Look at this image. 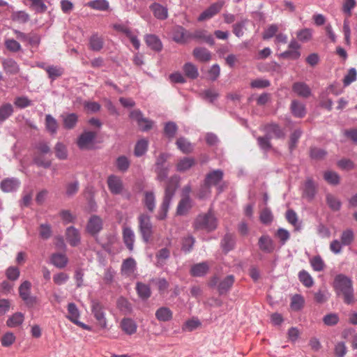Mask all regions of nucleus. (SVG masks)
I'll return each instance as SVG.
<instances>
[{
  "label": "nucleus",
  "mask_w": 357,
  "mask_h": 357,
  "mask_svg": "<svg viewBox=\"0 0 357 357\" xmlns=\"http://www.w3.org/2000/svg\"><path fill=\"white\" fill-rule=\"evenodd\" d=\"M333 287L337 296H342L344 303L351 305L355 303L352 280L344 274L337 275L333 282Z\"/></svg>",
  "instance_id": "1"
},
{
  "label": "nucleus",
  "mask_w": 357,
  "mask_h": 357,
  "mask_svg": "<svg viewBox=\"0 0 357 357\" xmlns=\"http://www.w3.org/2000/svg\"><path fill=\"white\" fill-rule=\"evenodd\" d=\"M178 178L177 176H174L171 178L167 183L165 188L164 199L160 206V211L158 215V218L159 220H163L166 218L170 201L178 188Z\"/></svg>",
  "instance_id": "2"
},
{
  "label": "nucleus",
  "mask_w": 357,
  "mask_h": 357,
  "mask_svg": "<svg viewBox=\"0 0 357 357\" xmlns=\"http://www.w3.org/2000/svg\"><path fill=\"white\" fill-rule=\"evenodd\" d=\"M217 227V220L214 215L211 212L199 214L195 219L193 228L195 230H206L211 231Z\"/></svg>",
  "instance_id": "3"
},
{
  "label": "nucleus",
  "mask_w": 357,
  "mask_h": 357,
  "mask_svg": "<svg viewBox=\"0 0 357 357\" xmlns=\"http://www.w3.org/2000/svg\"><path fill=\"white\" fill-rule=\"evenodd\" d=\"M139 227L144 241L148 242L152 235V225L149 215L146 214L139 215Z\"/></svg>",
  "instance_id": "4"
},
{
  "label": "nucleus",
  "mask_w": 357,
  "mask_h": 357,
  "mask_svg": "<svg viewBox=\"0 0 357 357\" xmlns=\"http://www.w3.org/2000/svg\"><path fill=\"white\" fill-rule=\"evenodd\" d=\"M96 136L97 132L84 131L77 139V144L78 147L82 150L91 149Z\"/></svg>",
  "instance_id": "5"
},
{
  "label": "nucleus",
  "mask_w": 357,
  "mask_h": 357,
  "mask_svg": "<svg viewBox=\"0 0 357 357\" xmlns=\"http://www.w3.org/2000/svg\"><path fill=\"white\" fill-rule=\"evenodd\" d=\"M31 286L30 282L24 281L19 287V294L28 306L33 307L36 303V298L30 296Z\"/></svg>",
  "instance_id": "6"
},
{
  "label": "nucleus",
  "mask_w": 357,
  "mask_h": 357,
  "mask_svg": "<svg viewBox=\"0 0 357 357\" xmlns=\"http://www.w3.org/2000/svg\"><path fill=\"white\" fill-rule=\"evenodd\" d=\"M224 4V1H219L211 4L208 8H206L199 15L198 20L199 22H202L212 18L214 15L220 11Z\"/></svg>",
  "instance_id": "7"
},
{
  "label": "nucleus",
  "mask_w": 357,
  "mask_h": 357,
  "mask_svg": "<svg viewBox=\"0 0 357 357\" xmlns=\"http://www.w3.org/2000/svg\"><path fill=\"white\" fill-rule=\"evenodd\" d=\"M102 229V220L98 215H92L88 220L86 230L91 235L94 236Z\"/></svg>",
  "instance_id": "8"
},
{
  "label": "nucleus",
  "mask_w": 357,
  "mask_h": 357,
  "mask_svg": "<svg viewBox=\"0 0 357 357\" xmlns=\"http://www.w3.org/2000/svg\"><path fill=\"white\" fill-rule=\"evenodd\" d=\"M92 312L98 322L100 326L102 328L107 326V320L102 305L98 301H93L91 305Z\"/></svg>",
  "instance_id": "9"
},
{
  "label": "nucleus",
  "mask_w": 357,
  "mask_h": 357,
  "mask_svg": "<svg viewBox=\"0 0 357 357\" xmlns=\"http://www.w3.org/2000/svg\"><path fill=\"white\" fill-rule=\"evenodd\" d=\"M224 173L220 169L211 171L206 174L204 182L209 186H217L222 181Z\"/></svg>",
  "instance_id": "10"
},
{
  "label": "nucleus",
  "mask_w": 357,
  "mask_h": 357,
  "mask_svg": "<svg viewBox=\"0 0 357 357\" xmlns=\"http://www.w3.org/2000/svg\"><path fill=\"white\" fill-rule=\"evenodd\" d=\"M107 185L112 194H120L123 189L121 179L116 175H110L107 178Z\"/></svg>",
  "instance_id": "11"
},
{
  "label": "nucleus",
  "mask_w": 357,
  "mask_h": 357,
  "mask_svg": "<svg viewBox=\"0 0 357 357\" xmlns=\"http://www.w3.org/2000/svg\"><path fill=\"white\" fill-rule=\"evenodd\" d=\"M174 39L176 43H190L192 41V31L187 30L182 26L177 27Z\"/></svg>",
  "instance_id": "12"
},
{
  "label": "nucleus",
  "mask_w": 357,
  "mask_h": 357,
  "mask_svg": "<svg viewBox=\"0 0 357 357\" xmlns=\"http://www.w3.org/2000/svg\"><path fill=\"white\" fill-rule=\"evenodd\" d=\"M66 238L68 243L73 247L78 245L80 243V233L73 226L68 227L66 230Z\"/></svg>",
  "instance_id": "13"
},
{
  "label": "nucleus",
  "mask_w": 357,
  "mask_h": 357,
  "mask_svg": "<svg viewBox=\"0 0 357 357\" xmlns=\"http://www.w3.org/2000/svg\"><path fill=\"white\" fill-rule=\"evenodd\" d=\"M192 41L203 42L209 45L214 43L213 37L207 31L203 29L192 31Z\"/></svg>",
  "instance_id": "14"
},
{
  "label": "nucleus",
  "mask_w": 357,
  "mask_h": 357,
  "mask_svg": "<svg viewBox=\"0 0 357 357\" xmlns=\"http://www.w3.org/2000/svg\"><path fill=\"white\" fill-rule=\"evenodd\" d=\"M135 121L139 130L144 132L151 130L153 126V121L144 117L139 110H135Z\"/></svg>",
  "instance_id": "15"
},
{
  "label": "nucleus",
  "mask_w": 357,
  "mask_h": 357,
  "mask_svg": "<svg viewBox=\"0 0 357 357\" xmlns=\"http://www.w3.org/2000/svg\"><path fill=\"white\" fill-rule=\"evenodd\" d=\"M142 202L144 206L150 211L153 212L155 207V197L152 191L145 190L142 192Z\"/></svg>",
  "instance_id": "16"
},
{
  "label": "nucleus",
  "mask_w": 357,
  "mask_h": 357,
  "mask_svg": "<svg viewBox=\"0 0 357 357\" xmlns=\"http://www.w3.org/2000/svg\"><path fill=\"white\" fill-rule=\"evenodd\" d=\"M264 130L266 133V135L269 137V138H284L285 136V134L282 129L280 128V127L278 124L271 123L266 125L264 127Z\"/></svg>",
  "instance_id": "17"
},
{
  "label": "nucleus",
  "mask_w": 357,
  "mask_h": 357,
  "mask_svg": "<svg viewBox=\"0 0 357 357\" xmlns=\"http://www.w3.org/2000/svg\"><path fill=\"white\" fill-rule=\"evenodd\" d=\"M235 279L234 275H230L220 280L218 284V291L220 294L227 293L234 283Z\"/></svg>",
  "instance_id": "18"
},
{
  "label": "nucleus",
  "mask_w": 357,
  "mask_h": 357,
  "mask_svg": "<svg viewBox=\"0 0 357 357\" xmlns=\"http://www.w3.org/2000/svg\"><path fill=\"white\" fill-rule=\"evenodd\" d=\"M193 56L200 62H208L211 59V53L204 47H197L193 50Z\"/></svg>",
  "instance_id": "19"
},
{
  "label": "nucleus",
  "mask_w": 357,
  "mask_h": 357,
  "mask_svg": "<svg viewBox=\"0 0 357 357\" xmlns=\"http://www.w3.org/2000/svg\"><path fill=\"white\" fill-rule=\"evenodd\" d=\"M292 90L298 96L308 98L311 94L310 87L303 82H295L292 86Z\"/></svg>",
  "instance_id": "20"
},
{
  "label": "nucleus",
  "mask_w": 357,
  "mask_h": 357,
  "mask_svg": "<svg viewBox=\"0 0 357 357\" xmlns=\"http://www.w3.org/2000/svg\"><path fill=\"white\" fill-rule=\"evenodd\" d=\"M20 186V181L16 178H6L1 183V189L5 192L16 190Z\"/></svg>",
  "instance_id": "21"
},
{
  "label": "nucleus",
  "mask_w": 357,
  "mask_h": 357,
  "mask_svg": "<svg viewBox=\"0 0 357 357\" xmlns=\"http://www.w3.org/2000/svg\"><path fill=\"white\" fill-rule=\"evenodd\" d=\"M195 163V160L193 158L184 157L178 161L176 170L180 172H186L192 167Z\"/></svg>",
  "instance_id": "22"
},
{
  "label": "nucleus",
  "mask_w": 357,
  "mask_h": 357,
  "mask_svg": "<svg viewBox=\"0 0 357 357\" xmlns=\"http://www.w3.org/2000/svg\"><path fill=\"white\" fill-rule=\"evenodd\" d=\"M155 317L159 321H169L173 317V312L167 307H161L156 310Z\"/></svg>",
  "instance_id": "23"
},
{
  "label": "nucleus",
  "mask_w": 357,
  "mask_h": 357,
  "mask_svg": "<svg viewBox=\"0 0 357 357\" xmlns=\"http://www.w3.org/2000/svg\"><path fill=\"white\" fill-rule=\"evenodd\" d=\"M326 202L333 211H339L341 208L342 202L340 199L331 193L326 195Z\"/></svg>",
  "instance_id": "24"
},
{
  "label": "nucleus",
  "mask_w": 357,
  "mask_h": 357,
  "mask_svg": "<svg viewBox=\"0 0 357 357\" xmlns=\"http://www.w3.org/2000/svg\"><path fill=\"white\" fill-rule=\"evenodd\" d=\"M260 250L265 252L271 253L274 250V245L272 239L268 236H262L259 239Z\"/></svg>",
  "instance_id": "25"
},
{
  "label": "nucleus",
  "mask_w": 357,
  "mask_h": 357,
  "mask_svg": "<svg viewBox=\"0 0 357 357\" xmlns=\"http://www.w3.org/2000/svg\"><path fill=\"white\" fill-rule=\"evenodd\" d=\"M78 116L75 113L63 116V128L67 130L73 129L77 123Z\"/></svg>",
  "instance_id": "26"
},
{
  "label": "nucleus",
  "mask_w": 357,
  "mask_h": 357,
  "mask_svg": "<svg viewBox=\"0 0 357 357\" xmlns=\"http://www.w3.org/2000/svg\"><path fill=\"white\" fill-rule=\"evenodd\" d=\"M151 9L158 19L165 20L167 17V8L160 3H153L151 6Z\"/></svg>",
  "instance_id": "27"
},
{
  "label": "nucleus",
  "mask_w": 357,
  "mask_h": 357,
  "mask_svg": "<svg viewBox=\"0 0 357 357\" xmlns=\"http://www.w3.org/2000/svg\"><path fill=\"white\" fill-rule=\"evenodd\" d=\"M316 194V187L312 179H307L304 185L303 197L311 200Z\"/></svg>",
  "instance_id": "28"
},
{
  "label": "nucleus",
  "mask_w": 357,
  "mask_h": 357,
  "mask_svg": "<svg viewBox=\"0 0 357 357\" xmlns=\"http://www.w3.org/2000/svg\"><path fill=\"white\" fill-rule=\"evenodd\" d=\"M183 70L185 75L191 79H195L199 76L197 68L192 63H186L183 67Z\"/></svg>",
  "instance_id": "29"
},
{
  "label": "nucleus",
  "mask_w": 357,
  "mask_h": 357,
  "mask_svg": "<svg viewBox=\"0 0 357 357\" xmlns=\"http://www.w3.org/2000/svg\"><path fill=\"white\" fill-rule=\"evenodd\" d=\"M291 109L293 114L296 117L301 118L305 114V108L304 105L298 100H293L291 102Z\"/></svg>",
  "instance_id": "30"
},
{
  "label": "nucleus",
  "mask_w": 357,
  "mask_h": 357,
  "mask_svg": "<svg viewBox=\"0 0 357 357\" xmlns=\"http://www.w3.org/2000/svg\"><path fill=\"white\" fill-rule=\"evenodd\" d=\"M24 319V317L22 313L16 312L8 319L6 324L10 328L17 327L22 324Z\"/></svg>",
  "instance_id": "31"
},
{
  "label": "nucleus",
  "mask_w": 357,
  "mask_h": 357,
  "mask_svg": "<svg viewBox=\"0 0 357 357\" xmlns=\"http://www.w3.org/2000/svg\"><path fill=\"white\" fill-rule=\"evenodd\" d=\"M208 270V266L206 263H199L194 265L191 268V274L195 277H201L204 275Z\"/></svg>",
  "instance_id": "32"
},
{
  "label": "nucleus",
  "mask_w": 357,
  "mask_h": 357,
  "mask_svg": "<svg viewBox=\"0 0 357 357\" xmlns=\"http://www.w3.org/2000/svg\"><path fill=\"white\" fill-rule=\"evenodd\" d=\"M123 238L127 248L132 250L134 241V234L131 228L126 227H123Z\"/></svg>",
  "instance_id": "33"
},
{
  "label": "nucleus",
  "mask_w": 357,
  "mask_h": 357,
  "mask_svg": "<svg viewBox=\"0 0 357 357\" xmlns=\"http://www.w3.org/2000/svg\"><path fill=\"white\" fill-rule=\"evenodd\" d=\"M191 208V201L189 197H185L181 199L177 206V214L184 215Z\"/></svg>",
  "instance_id": "34"
},
{
  "label": "nucleus",
  "mask_w": 357,
  "mask_h": 357,
  "mask_svg": "<svg viewBox=\"0 0 357 357\" xmlns=\"http://www.w3.org/2000/svg\"><path fill=\"white\" fill-rule=\"evenodd\" d=\"M305 300L301 295L295 294L291 297L290 307L293 311H298L303 307Z\"/></svg>",
  "instance_id": "35"
},
{
  "label": "nucleus",
  "mask_w": 357,
  "mask_h": 357,
  "mask_svg": "<svg viewBox=\"0 0 357 357\" xmlns=\"http://www.w3.org/2000/svg\"><path fill=\"white\" fill-rule=\"evenodd\" d=\"M68 258L64 254H54L52 257V264L57 268H64L68 263Z\"/></svg>",
  "instance_id": "36"
},
{
  "label": "nucleus",
  "mask_w": 357,
  "mask_h": 357,
  "mask_svg": "<svg viewBox=\"0 0 357 357\" xmlns=\"http://www.w3.org/2000/svg\"><path fill=\"white\" fill-rule=\"evenodd\" d=\"M68 312L67 318L73 323H77L79 317V312L75 303H70L68 305Z\"/></svg>",
  "instance_id": "37"
},
{
  "label": "nucleus",
  "mask_w": 357,
  "mask_h": 357,
  "mask_svg": "<svg viewBox=\"0 0 357 357\" xmlns=\"http://www.w3.org/2000/svg\"><path fill=\"white\" fill-rule=\"evenodd\" d=\"M45 127L52 134H55L57 131L59 127L57 121L50 114L45 116Z\"/></svg>",
  "instance_id": "38"
},
{
  "label": "nucleus",
  "mask_w": 357,
  "mask_h": 357,
  "mask_svg": "<svg viewBox=\"0 0 357 357\" xmlns=\"http://www.w3.org/2000/svg\"><path fill=\"white\" fill-rule=\"evenodd\" d=\"M300 282L306 287H311L314 284V280L308 272L302 270L298 273Z\"/></svg>",
  "instance_id": "39"
},
{
  "label": "nucleus",
  "mask_w": 357,
  "mask_h": 357,
  "mask_svg": "<svg viewBox=\"0 0 357 357\" xmlns=\"http://www.w3.org/2000/svg\"><path fill=\"white\" fill-rule=\"evenodd\" d=\"M114 28L119 32L124 33L128 37L130 43L134 45V35L132 33L131 29L125 24H116L114 25Z\"/></svg>",
  "instance_id": "40"
},
{
  "label": "nucleus",
  "mask_w": 357,
  "mask_h": 357,
  "mask_svg": "<svg viewBox=\"0 0 357 357\" xmlns=\"http://www.w3.org/2000/svg\"><path fill=\"white\" fill-rule=\"evenodd\" d=\"M149 146V141L146 139H139L135 144V156H142L147 151Z\"/></svg>",
  "instance_id": "41"
},
{
  "label": "nucleus",
  "mask_w": 357,
  "mask_h": 357,
  "mask_svg": "<svg viewBox=\"0 0 357 357\" xmlns=\"http://www.w3.org/2000/svg\"><path fill=\"white\" fill-rule=\"evenodd\" d=\"M354 240V231L350 229H346L342 231L340 236V241L344 246L349 245Z\"/></svg>",
  "instance_id": "42"
},
{
  "label": "nucleus",
  "mask_w": 357,
  "mask_h": 357,
  "mask_svg": "<svg viewBox=\"0 0 357 357\" xmlns=\"http://www.w3.org/2000/svg\"><path fill=\"white\" fill-rule=\"evenodd\" d=\"M87 6L93 9L102 11L109 8V3L106 0L91 1L87 3Z\"/></svg>",
  "instance_id": "43"
},
{
  "label": "nucleus",
  "mask_w": 357,
  "mask_h": 357,
  "mask_svg": "<svg viewBox=\"0 0 357 357\" xmlns=\"http://www.w3.org/2000/svg\"><path fill=\"white\" fill-rule=\"evenodd\" d=\"M134 271V260L132 258L126 259L123 261L121 266V273L129 276Z\"/></svg>",
  "instance_id": "44"
},
{
  "label": "nucleus",
  "mask_w": 357,
  "mask_h": 357,
  "mask_svg": "<svg viewBox=\"0 0 357 357\" xmlns=\"http://www.w3.org/2000/svg\"><path fill=\"white\" fill-rule=\"evenodd\" d=\"M137 291L139 296L143 300L149 298L151 294L149 286L142 283H137Z\"/></svg>",
  "instance_id": "45"
},
{
  "label": "nucleus",
  "mask_w": 357,
  "mask_h": 357,
  "mask_svg": "<svg viewBox=\"0 0 357 357\" xmlns=\"http://www.w3.org/2000/svg\"><path fill=\"white\" fill-rule=\"evenodd\" d=\"M55 154L59 160H66L68 157V151L66 145L57 142L54 147Z\"/></svg>",
  "instance_id": "46"
},
{
  "label": "nucleus",
  "mask_w": 357,
  "mask_h": 357,
  "mask_svg": "<svg viewBox=\"0 0 357 357\" xmlns=\"http://www.w3.org/2000/svg\"><path fill=\"white\" fill-rule=\"evenodd\" d=\"M13 112V107L12 105L6 103L0 107V122L4 121L7 119Z\"/></svg>",
  "instance_id": "47"
},
{
  "label": "nucleus",
  "mask_w": 357,
  "mask_h": 357,
  "mask_svg": "<svg viewBox=\"0 0 357 357\" xmlns=\"http://www.w3.org/2000/svg\"><path fill=\"white\" fill-rule=\"evenodd\" d=\"M176 145L183 153H188L192 151V144L185 138L180 137L176 141Z\"/></svg>",
  "instance_id": "48"
},
{
  "label": "nucleus",
  "mask_w": 357,
  "mask_h": 357,
  "mask_svg": "<svg viewBox=\"0 0 357 357\" xmlns=\"http://www.w3.org/2000/svg\"><path fill=\"white\" fill-rule=\"evenodd\" d=\"M45 70L47 73L49 77L52 79H55L63 73V68L57 66H47Z\"/></svg>",
  "instance_id": "49"
},
{
  "label": "nucleus",
  "mask_w": 357,
  "mask_h": 357,
  "mask_svg": "<svg viewBox=\"0 0 357 357\" xmlns=\"http://www.w3.org/2000/svg\"><path fill=\"white\" fill-rule=\"evenodd\" d=\"M310 263L313 270L315 271H321L325 268L324 260L320 256H315L310 259Z\"/></svg>",
  "instance_id": "50"
},
{
  "label": "nucleus",
  "mask_w": 357,
  "mask_h": 357,
  "mask_svg": "<svg viewBox=\"0 0 357 357\" xmlns=\"http://www.w3.org/2000/svg\"><path fill=\"white\" fill-rule=\"evenodd\" d=\"M312 30L310 29H303L297 32L296 37L301 43H308L312 38Z\"/></svg>",
  "instance_id": "51"
},
{
  "label": "nucleus",
  "mask_w": 357,
  "mask_h": 357,
  "mask_svg": "<svg viewBox=\"0 0 357 357\" xmlns=\"http://www.w3.org/2000/svg\"><path fill=\"white\" fill-rule=\"evenodd\" d=\"M3 65L6 72L10 74H16L19 71L18 66L13 60L10 59L4 61Z\"/></svg>",
  "instance_id": "52"
},
{
  "label": "nucleus",
  "mask_w": 357,
  "mask_h": 357,
  "mask_svg": "<svg viewBox=\"0 0 357 357\" xmlns=\"http://www.w3.org/2000/svg\"><path fill=\"white\" fill-rule=\"evenodd\" d=\"M302 132L300 130H295L291 135L289 143V148L290 151H292L296 147L299 138L301 137Z\"/></svg>",
  "instance_id": "53"
},
{
  "label": "nucleus",
  "mask_w": 357,
  "mask_h": 357,
  "mask_svg": "<svg viewBox=\"0 0 357 357\" xmlns=\"http://www.w3.org/2000/svg\"><path fill=\"white\" fill-rule=\"evenodd\" d=\"M116 166L120 172H126L130 166V162L126 156H119L116 160Z\"/></svg>",
  "instance_id": "54"
},
{
  "label": "nucleus",
  "mask_w": 357,
  "mask_h": 357,
  "mask_svg": "<svg viewBox=\"0 0 357 357\" xmlns=\"http://www.w3.org/2000/svg\"><path fill=\"white\" fill-rule=\"evenodd\" d=\"M324 179L330 184L337 185L339 183L340 177L338 174L332 171H327L324 174Z\"/></svg>",
  "instance_id": "55"
},
{
  "label": "nucleus",
  "mask_w": 357,
  "mask_h": 357,
  "mask_svg": "<svg viewBox=\"0 0 357 357\" xmlns=\"http://www.w3.org/2000/svg\"><path fill=\"white\" fill-rule=\"evenodd\" d=\"M121 327L128 334L134 333V323L131 319L124 318L121 323Z\"/></svg>",
  "instance_id": "56"
},
{
  "label": "nucleus",
  "mask_w": 357,
  "mask_h": 357,
  "mask_svg": "<svg viewBox=\"0 0 357 357\" xmlns=\"http://www.w3.org/2000/svg\"><path fill=\"white\" fill-rule=\"evenodd\" d=\"M59 215L64 224L74 222L76 219V216L68 210H62Z\"/></svg>",
  "instance_id": "57"
},
{
  "label": "nucleus",
  "mask_w": 357,
  "mask_h": 357,
  "mask_svg": "<svg viewBox=\"0 0 357 357\" xmlns=\"http://www.w3.org/2000/svg\"><path fill=\"white\" fill-rule=\"evenodd\" d=\"M310 155L312 159L321 160L326 155V152L321 148L312 147Z\"/></svg>",
  "instance_id": "58"
},
{
  "label": "nucleus",
  "mask_w": 357,
  "mask_h": 357,
  "mask_svg": "<svg viewBox=\"0 0 357 357\" xmlns=\"http://www.w3.org/2000/svg\"><path fill=\"white\" fill-rule=\"evenodd\" d=\"M6 275L10 280H16L20 276V270L15 266H10L6 271Z\"/></svg>",
  "instance_id": "59"
},
{
  "label": "nucleus",
  "mask_w": 357,
  "mask_h": 357,
  "mask_svg": "<svg viewBox=\"0 0 357 357\" xmlns=\"http://www.w3.org/2000/svg\"><path fill=\"white\" fill-rule=\"evenodd\" d=\"M195 239L192 236H188L183 239L182 250L185 252H189L195 244Z\"/></svg>",
  "instance_id": "60"
},
{
  "label": "nucleus",
  "mask_w": 357,
  "mask_h": 357,
  "mask_svg": "<svg viewBox=\"0 0 357 357\" xmlns=\"http://www.w3.org/2000/svg\"><path fill=\"white\" fill-rule=\"evenodd\" d=\"M347 351L346 344L342 342H338L334 348V354L336 357H344Z\"/></svg>",
  "instance_id": "61"
},
{
  "label": "nucleus",
  "mask_w": 357,
  "mask_h": 357,
  "mask_svg": "<svg viewBox=\"0 0 357 357\" xmlns=\"http://www.w3.org/2000/svg\"><path fill=\"white\" fill-rule=\"evenodd\" d=\"M357 73L355 68L349 69L348 73L344 76L343 83L344 86H349L351 83L356 81Z\"/></svg>",
  "instance_id": "62"
},
{
  "label": "nucleus",
  "mask_w": 357,
  "mask_h": 357,
  "mask_svg": "<svg viewBox=\"0 0 357 357\" xmlns=\"http://www.w3.org/2000/svg\"><path fill=\"white\" fill-rule=\"evenodd\" d=\"M15 341V336L13 333H6L1 337V342L3 347H8L12 345Z\"/></svg>",
  "instance_id": "63"
},
{
  "label": "nucleus",
  "mask_w": 357,
  "mask_h": 357,
  "mask_svg": "<svg viewBox=\"0 0 357 357\" xmlns=\"http://www.w3.org/2000/svg\"><path fill=\"white\" fill-rule=\"evenodd\" d=\"M234 245V240L231 235L227 234L225 236L222 241V246L223 249L228 252L231 250Z\"/></svg>",
  "instance_id": "64"
}]
</instances>
